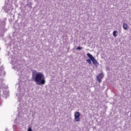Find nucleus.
<instances>
[{
  "label": "nucleus",
  "mask_w": 131,
  "mask_h": 131,
  "mask_svg": "<svg viewBox=\"0 0 131 131\" xmlns=\"http://www.w3.org/2000/svg\"><path fill=\"white\" fill-rule=\"evenodd\" d=\"M33 80L38 85H43L46 84V78L41 72H37L35 70L32 71Z\"/></svg>",
  "instance_id": "1"
},
{
  "label": "nucleus",
  "mask_w": 131,
  "mask_h": 131,
  "mask_svg": "<svg viewBox=\"0 0 131 131\" xmlns=\"http://www.w3.org/2000/svg\"><path fill=\"white\" fill-rule=\"evenodd\" d=\"M11 63L13 65H14L15 69H17V74H18V75H21V74H22V73L21 72V71H20V74H19L18 72H19V70H20L21 68H22V64H18V63H17V61L16 60V59L15 58L14 59L12 58L11 59Z\"/></svg>",
  "instance_id": "2"
},
{
  "label": "nucleus",
  "mask_w": 131,
  "mask_h": 131,
  "mask_svg": "<svg viewBox=\"0 0 131 131\" xmlns=\"http://www.w3.org/2000/svg\"><path fill=\"white\" fill-rule=\"evenodd\" d=\"M87 56L88 57H89V58L90 59L86 60V62H88L89 64H92V61L94 65H95V66H97V64H98V61H97L95 57H94V56H93V55L90 53H87Z\"/></svg>",
  "instance_id": "3"
},
{
  "label": "nucleus",
  "mask_w": 131,
  "mask_h": 131,
  "mask_svg": "<svg viewBox=\"0 0 131 131\" xmlns=\"http://www.w3.org/2000/svg\"><path fill=\"white\" fill-rule=\"evenodd\" d=\"M103 77H104V74L102 73L99 74L97 76V80L99 83L102 82V79H103Z\"/></svg>",
  "instance_id": "4"
},
{
  "label": "nucleus",
  "mask_w": 131,
  "mask_h": 131,
  "mask_svg": "<svg viewBox=\"0 0 131 131\" xmlns=\"http://www.w3.org/2000/svg\"><path fill=\"white\" fill-rule=\"evenodd\" d=\"M74 116H75V121H79L80 120V114H79V112H76L74 113Z\"/></svg>",
  "instance_id": "5"
},
{
  "label": "nucleus",
  "mask_w": 131,
  "mask_h": 131,
  "mask_svg": "<svg viewBox=\"0 0 131 131\" xmlns=\"http://www.w3.org/2000/svg\"><path fill=\"white\" fill-rule=\"evenodd\" d=\"M25 95V91L24 89L21 90L20 91H19V93L16 94L17 97H18V98H21V97H23Z\"/></svg>",
  "instance_id": "6"
},
{
  "label": "nucleus",
  "mask_w": 131,
  "mask_h": 131,
  "mask_svg": "<svg viewBox=\"0 0 131 131\" xmlns=\"http://www.w3.org/2000/svg\"><path fill=\"white\" fill-rule=\"evenodd\" d=\"M123 29H124V30H126V29H127V24L123 23Z\"/></svg>",
  "instance_id": "7"
},
{
  "label": "nucleus",
  "mask_w": 131,
  "mask_h": 131,
  "mask_svg": "<svg viewBox=\"0 0 131 131\" xmlns=\"http://www.w3.org/2000/svg\"><path fill=\"white\" fill-rule=\"evenodd\" d=\"M118 34V32L117 31H114L113 33V35L114 36V37H116L117 36V34Z\"/></svg>",
  "instance_id": "8"
},
{
  "label": "nucleus",
  "mask_w": 131,
  "mask_h": 131,
  "mask_svg": "<svg viewBox=\"0 0 131 131\" xmlns=\"http://www.w3.org/2000/svg\"><path fill=\"white\" fill-rule=\"evenodd\" d=\"M27 6L30 8V9H31L32 8V3L31 2L27 4Z\"/></svg>",
  "instance_id": "9"
},
{
  "label": "nucleus",
  "mask_w": 131,
  "mask_h": 131,
  "mask_svg": "<svg viewBox=\"0 0 131 131\" xmlns=\"http://www.w3.org/2000/svg\"><path fill=\"white\" fill-rule=\"evenodd\" d=\"M27 131H32V128L31 127H29Z\"/></svg>",
  "instance_id": "10"
},
{
  "label": "nucleus",
  "mask_w": 131,
  "mask_h": 131,
  "mask_svg": "<svg viewBox=\"0 0 131 131\" xmlns=\"http://www.w3.org/2000/svg\"><path fill=\"white\" fill-rule=\"evenodd\" d=\"M81 49H82V48L80 47H78L76 48V50H81Z\"/></svg>",
  "instance_id": "11"
}]
</instances>
